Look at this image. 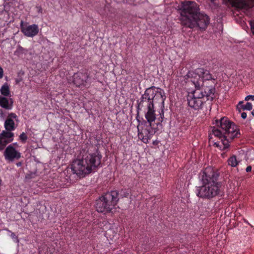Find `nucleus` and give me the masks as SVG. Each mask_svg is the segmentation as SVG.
<instances>
[{
  "label": "nucleus",
  "instance_id": "nucleus-1",
  "mask_svg": "<svg viewBox=\"0 0 254 254\" xmlns=\"http://www.w3.org/2000/svg\"><path fill=\"white\" fill-rule=\"evenodd\" d=\"M165 98L163 90L152 86L145 90L140 99L138 103V110L145 112V119L149 124L148 126L142 127L141 129L137 127L138 137L145 143L148 142L152 136L159 129V127L162 126L164 111L162 109L159 117L157 118L155 113L154 103L160 102L162 108H164Z\"/></svg>",
  "mask_w": 254,
  "mask_h": 254
},
{
  "label": "nucleus",
  "instance_id": "nucleus-2",
  "mask_svg": "<svg viewBox=\"0 0 254 254\" xmlns=\"http://www.w3.org/2000/svg\"><path fill=\"white\" fill-rule=\"evenodd\" d=\"M219 173L211 167L206 168L201 175L202 185L196 189V195L199 197L211 199L220 192L221 184L217 182Z\"/></svg>",
  "mask_w": 254,
  "mask_h": 254
},
{
  "label": "nucleus",
  "instance_id": "nucleus-3",
  "mask_svg": "<svg viewBox=\"0 0 254 254\" xmlns=\"http://www.w3.org/2000/svg\"><path fill=\"white\" fill-rule=\"evenodd\" d=\"M195 86V90L190 93L187 97L188 105L195 110L201 109L205 102L204 97L207 100L212 101L215 98V88L211 86L210 87L203 86L200 81L191 80Z\"/></svg>",
  "mask_w": 254,
  "mask_h": 254
},
{
  "label": "nucleus",
  "instance_id": "nucleus-4",
  "mask_svg": "<svg viewBox=\"0 0 254 254\" xmlns=\"http://www.w3.org/2000/svg\"><path fill=\"white\" fill-rule=\"evenodd\" d=\"M216 122L220 129H213V133L221 140L223 149H226L229 146L230 142L240 135L239 130H237L236 125L227 118H222L220 121L216 120Z\"/></svg>",
  "mask_w": 254,
  "mask_h": 254
},
{
  "label": "nucleus",
  "instance_id": "nucleus-5",
  "mask_svg": "<svg viewBox=\"0 0 254 254\" xmlns=\"http://www.w3.org/2000/svg\"><path fill=\"white\" fill-rule=\"evenodd\" d=\"M118 191L108 192L101 196L96 202V208L98 212L108 213L115 208L119 198Z\"/></svg>",
  "mask_w": 254,
  "mask_h": 254
},
{
  "label": "nucleus",
  "instance_id": "nucleus-6",
  "mask_svg": "<svg viewBox=\"0 0 254 254\" xmlns=\"http://www.w3.org/2000/svg\"><path fill=\"white\" fill-rule=\"evenodd\" d=\"M199 13V7L195 2L192 1L184 2L183 3L180 19L181 24L185 27L188 23L191 21Z\"/></svg>",
  "mask_w": 254,
  "mask_h": 254
},
{
  "label": "nucleus",
  "instance_id": "nucleus-7",
  "mask_svg": "<svg viewBox=\"0 0 254 254\" xmlns=\"http://www.w3.org/2000/svg\"><path fill=\"white\" fill-rule=\"evenodd\" d=\"M71 169L73 173L80 178H83L91 173L84 158L74 160L71 165Z\"/></svg>",
  "mask_w": 254,
  "mask_h": 254
},
{
  "label": "nucleus",
  "instance_id": "nucleus-8",
  "mask_svg": "<svg viewBox=\"0 0 254 254\" xmlns=\"http://www.w3.org/2000/svg\"><path fill=\"white\" fill-rule=\"evenodd\" d=\"M209 21L206 14L199 12L185 27L191 29L198 27L200 29L205 30L209 24Z\"/></svg>",
  "mask_w": 254,
  "mask_h": 254
},
{
  "label": "nucleus",
  "instance_id": "nucleus-9",
  "mask_svg": "<svg viewBox=\"0 0 254 254\" xmlns=\"http://www.w3.org/2000/svg\"><path fill=\"white\" fill-rule=\"evenodd\" d=\"M188 75L189 77H190V81L194 80L195 81L201 80L203 86H205L203 83L204 80H215L212 78L209 71L203 68H198L194 72L190 71Z\"/></svg>",
  "mask_w": 254,
  "mask_h": 254
},
{
  "label": "nucleus",
  "instance_id": "nucleus-10",
  "mask_svg": "<svg viewBox=\"0 0 254 254\" xmlns=\"http://www.w3.org/2000/svg\"><path fill=\"white\" fill-rule=\"evenodd\" d=\"M102 155L98 151L89 153L84 158L91 172L95 171L101 165Z\"/></svg>",
  "mask_w": 254,
  "mask_h": 254
},
{
  "label": "nucleus",
  "instance_id": "nucleus-11",
  "mask_svg": "<svg viewBox=\"0 0 254 254\" xmlns=\"http://www.w3.org/2000/svg\"><path fill=\"white\" fill-rule=\"evenodd\" d=\"M5 159L9 161L18 160L21 157V153L11 145H8L4 152Z\"/></svg>",
  "mask_w": 254,
  "mask_h": 254
},
{
  "label": "nucleus",
  "instance_id": "nucleus-12",
  "mask_svg": "<svg viewBox=\"0 0 254 254\" xmlns=\"http://www.w3.org/2000/svg\"><path fill=\"white\" fill-rule=\"evenodd\" d=\"M234 7L239 9H248L254 5V0L251 2L248 0H228Z\"/></svg>",
  "mask_w": 254,
  "mask_h": 254
},
{
  "label": "nucleus",
  "instance_id": "nucleus-13",
  "mask_svg": "<svg viewBox=\"0 0 254 254\" xmlns=\"http://www.w3.org/2000/svg\"><path fill=\"white\" fill-rule=\"evenodd\" d=\"M20 26L21 31L27 37H32L38 33L39 28L36 24L25 26L23 24V21H21Z\"/></svg>",
  "mask_w": 254,
  "mask_h": 254
},
{
  "label": "nucleus",
  "instance_id": "nucleus-14",
  "mask_svg": "<svg viewBox=\"0 0 254 254\" xmlns=\"http://www.w3.org/2000/svg\"><path fill=\"white\" fill-rule=\"evenodd\" d=\"M88 79V75L86 73H78L74 75L73 83L76 86L84 85Z\"/></svg>",
  "mask_w": 254,
  "mask_h": 254
},
{
  "label": "nucleus",
  "instance_id": "nucleus-15",
  "mask_svg": "<svg viewBox=\"0 0 254 254\" xmlns=\"http://www.w3.org/2000/svg\"><path fill=\"white\" fill-rule=\"evenodd\" d=\"M13 101L11 98H7L0 96V106L2 108L10 110L12 108Z\"/></svg>",
  "mask_w": 254,
  "mask_h": 254
},
{
  "label": "nucleus",
  "instance_id": "nucleus-16",
  "mask_svg": "<svg viewBox=\"0 0 254 254\" xmlns=\"http://www.w3.org/2000/svg\"><path fill=\"white\" fill-rule=\"evenodd\" d=\"M111 6L110 3L105 2L100 4L97 8V11L102 15H107L111 12Z\"/></svg>",
  "mask_w": 254,
  "mask_h": 254
},
{
  "label": "nucleus",
  "instance_id": "nucleus-17",
  "mask_svg": "<svg viewBox=\"0 0 254 254\" xmlns=\"http://www.w3.org/2000/svg\"><path fill=\"white\" fill-rule=\"evenodd\" d=\"M4 127L7 131L13 130L15 129V124L13 120L6 119L4 123Z\"/></svg>",
  "mask_w": 254,
  "mask_h": 254
},
{
  "label": "nucleus",
  "instance_id": "nucleus-18",
  "mask_svg": "<svg viewBox=\"0 0 254 254\" xmlns=\"http://www.w3.org/2000/svg\"><path fill=\"white\" fill-rule=\"evenodd\" d=\"M0 91L1 94L6 97L10 96V92L9 90V86L7 83H5L1 86Z\"/></svg>",
  "mask_w": 254,
  "mask_h": 254
},
{
  "label": "nucleus",
  "instance_id": "nucleus-19",
  "mask_svg": "<svg viewBox=\"0 0 254 254\" xmlns=\"http://www.w3.org/2000/svg\"><path fill=\"white\" fill-rule=\"evenodd\" d=\"M13 133L11 132L10 131L7 130H3L0 133V137L5 138L7 140L12 139V141L13 139Z\"/></svg>",
  "mask_w": 254,
  "mask_h": 254
},
{
  "label": "nucleus",
  "instance_id": "nucleus-20",
  "mask_svg": "<svg viewBox=\"0 0 254 254\" xmlns=\"http://www.w3.org/2000/svg\"><path fill=\"white\" fill-rule=\"evenodd\" d=\"M11 142H12V139L7 140L0 137V150H3L6 145Z\"/></svg>",
  "mask_w": 254,
  "mask_h": 254
},
{
  "label": "nucleus",
  "instance_id": "nucleus-21",
  "mask_svg": "<svg viewBox=\"0 0 254 254\" xmlns=\"http://www.w3.org/2000/svg\"><path fill=\"white\" fill-rule=\"evenodd\" d=\"M228 163L232 167H236L238 164V161L237 160L236 156L233 155L230 157L228 160Z\"/></svg>",
  "mask_w": 254,
  "mask_h": 254
},
{
  "label": "nucleus",
  "instance_id": "nucleus-22",
  "mask_svg": "<svg viewBox=\"0 0 254 254\" xmlns=\"http://www.w3.org/2000/svg\"><path fill=\"white\" fill-rule=\"evenodd\" d=\"M243 102L240 101L239 103V105L237 107L238 108H239V106H241V107L244 110H249L250 111L253 108L252 104L251 103L248 102L245 105H243Z\"/></svg>",
  "mask_w": 254,
  "mask_h": 254
},
{
  "label": "nucleus",
  "instance_id": "nucleus-23",
  "mask_svg": "<svg viewBox=\"0 0 254 254\" xmlns=\"http://www.w3.org/2000/svg\"><path fill=\"white\" fill-rule=\"evenodd\" d=\"M27 138V135L24 132H22L19 136L20 140L23 143L26 142Z\"/></svg>",
  "mask_w": 254,
  "mask_h": 254
},
{
  "label": "nucleus",
  "instance_id": "nucleus-24",
  "mask_svg": "<svg viewBox=\"0 0 254 254\" xmlns=\"http://www.w3.org/2000/svg\"><path fill=\"white\" fill-rule=\"evenodd\" d=\"M146 0H130V1L132 2L134 5H137L142 3L145 2Z\"/></svg>",
  "mask_w": 254,
  "mask_h": 254
},
{
  "label": "nucleus",
  "instance_id": "nucleus-25",
  "mask_svg": "<svg viewBox=\"0 0 254 254\" xmlns=\"http://www.w3.org/2000/svg\"><path fill=\"white\" fill-rule=\"evenodd\" d=\"M17 118V116L15 113H11L8 114L7 118L6 119L12 120L13 119H16Z\"/></svg>",
  "mask_w": 254,
  "mask_h": 254
},
{
  "label": "nucleus",
  "instance_id": "nucleus-26",
  "mask_svg": "<svg viewBox=\"0 0 254 254\" xmlns=\"http://www.w3.org/2000/svg\"><path fill=\"white\" fill-rule=\"evenodd\" d=\"M249 100H254V95H248L246 97L245 100L248 101Z\"/></svg>",
  "mask_w": 254,
  "mask_h": 254
},
{
  "label": "nucleus",
  "instance_id": "nucleus-27",
  "mask_svg": "<svg viewBox=\"0 0 254 254\" xmlns=\"http://www.w3.org/2000/svg\"><path fill=\"white\" fill-rule=\"evenodd\" d=\"M251 30L253 34L254 35V22H251Z\"/></svg>",
  "mask_w": 254,
  "mask_h": 254
},
{
  "label": "nucleus",
  "instance_id": "nucleus-28",
  "mask_svg": "<svg viewBox=\"0 0 254 254\" xmlns=\"http://www.w3.org/2000/svg\"><path fill=\"white\" fill-rule=\"evenodd\" d=\"M3 76V69L0 66V79L2 78Z\"/></svg>",
  "mask_w": 254,
  "mask_h": 254
},
{
  "label": "nucleus",
  "instance_id": "nucleus-29",
  "mask_svg": "<svg viewBox=\"0 0 254 254\" xmlns=\"http://www.w3.org/2000/svg\"><path fill=\"white\" fill-rule=\"evenodd\" d=\"M241 117L243 119H245L247 118V113L246 112L242 113L241 114Z\"/></svg>",
  "mask_w": 254,
  "mask_h": 254
},
{
  "label": "nucleus",
  "instance_id": "nucleus-30",
  "mask_svg": "<svg viewBox=\"0 0 254 254\" xmlns=\"http://www.w3.org/2000/svg\"><path fill=\"white\" fill-rule=\"evenodd\" d=\"M252 170V167L251 166H248L246 168V172H249Z\"/></svg>",
  "mask_w": 254,
  "mask_h": 254
},
{
  "label": "nucleus",
  "instance_id": "nucleus-31",
  "mask_svg": "<svg viewBox=\"0 0 254 254\" xmlns=\"http://www.w3.org/2000/svg\"><path fill=\"white\" fill-rule=\"evenodd\" d=\"M129 195V193L127 191H126L125 192H124V194H123V196L124 197H127Z\"/></svg>",
  "mask_w": 254,
  "mask_h": 254
},
{
  "label": "nucleus",
  "instance_id": "nucleus-32",
  "mask_svg": "<svg viewBox=\"0 0 254 254\" xmlns=\"http://www.w3.org/2000/svg\"><path fill=\"white\" fill-rule=\"evenodd\" d=\"M0 114L1 116H2L3 114L2 110L1 109L0 110Z\"/></svg>",
  "mask_w": 254,
  "mask_h": 254
},
{
  "label": "nucleus",
  "instance_id": "nucleus-33",
  "mask_svg": "<svg viewBox=\"0 0 254 254\" xmlns=\"http://www.w3.org/2000/svg\"><path fill=\"white\" fill-rule=\"evenodd\" d=\"M17 165L18 166H20L21 165V163H20V162H19V163H17Z\"/></svg>",
  "mask_w": 254,
  "mask_h": 254
},
{
  "label": "nucleus",
  "instance_id": "nucleus-34",
  "mask_svg": "<svg viewBox=\"0 0 254 254\" xmlns=\"http://www.w3.org/2000/svg\"><path fill=\"white\" fill-rule=\"evenodd\" d=\"M219 143L220 142H219L218 143H215V144H216L217 146H218V145L221 146V145L219 144Z\"/></svg>",
  "mask_w": 254,
  "mask_h": 254
},
{
  "label": "nucleus",
  "instance_id": "nucleus-35",
  "mask_svg": "<svg viewBox=\"0 0 254 254\" xmlns=\"http://www.w3.org/2000/svg\"><path fill=\"white\" fill-rule=\"evenodd\" d=\"M252 114L254 116V109L252 112Z\"/></svg>",
  "mask_w": 254,
  "mask_h": 254
},
{
  "label": "nucleus",
  "instance_id": "nucleus-36",
  "mask_svg": "<svg viewBox=\"0 0 254 254\" xmlns=\"http://www.w3.org/2000/svg\"><path fill=\"white\" fill-rule=\"evenodd\" d=\"M13 235H14V234L12 233V236H13Z\"/></svg>",
  "mask_w": 254,
  "mask_h": 254
},
{
  "label": "nucleus",
  "instance_id": "nucleus-37",
  "mask_svg": "<svg viewBox=\"0 0 254 254\" xmlns=\"http://www.w3.org/2000/svg\"><path fill=\"white\" fill-rule=\"evenodd\" d=\"M13 235H14V234L12 233V236H13Z\"/></svg>",
  "mask_w": 254,
  "mask_h": 254
}]
</instances>
